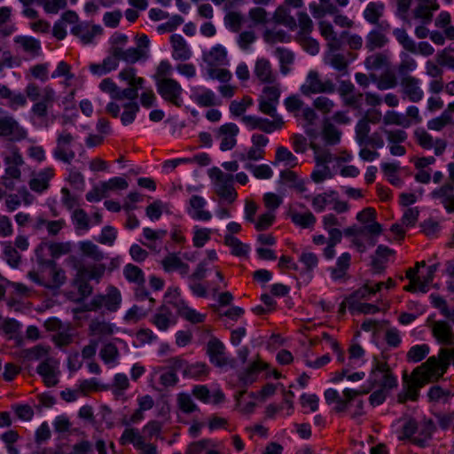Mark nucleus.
<instances>
[{"label": "nucleus", "mask_w": 454, "mask_h": 454, "mask_svg": "<svg viewBox=\"0 0 454 454\" xmlns=\"http://www.w3.org/2000/svg\"><path fill=\"white\" fill-rule=\"evenodd\" d=\"M441 378L436 369L431 365L427 366V361L418 366L412 372L411 377L403 376V394H399L400 403H405L407 400L416 401L419 397V389L430 381Z\"/></svg>", "instance_id": "nucleus-1"}, {"label": "nucleus", "mask_w": 454, "mask_h": 454, "mask_svg": "<svg viewBox=\"0 0 454 454\" xmlns=\"http://www.w3.org/2000/svg\"><path fill=\"white\" fill-rule=\"evenodd\" d=\"M369 382L372 387H380L386 390H390L397 386V379L393 375L387 363L377 358L373 359Z\"/></svg>", "instance_id": "nucleus-2"}, {"label": "nucleus", "mask_w": 454, "mask_h": 454, "mask_svg": "<svg viewBox=\"0 0 454 454\" xmlns=\"http://www.w3.org/2000/svg\"><path fill=\"white\" fill-rule=\"evenodd\" d=\"M209 176L214 181L216 194L229 203H232L237 198V192L233 187L234 176L223 172L216 167L209 170Z\"/></svg>", "instance_id": "nucleus-3"}, {"label": "nucleus", "mask_w": 454, "mask_h": 454, "mask_svg": "<svg viewBox=\"0 0 454 454\" xmlns=\"http://www.w3.org/2000/svg\"><path fill=\"white\" fill-rule=\"evenodd\" d=\"M121 294L119 289L110 286L107 287L106 294L95 295L90 303L86 305V309L97 311L105 308L110 312H115L121 307Z\"/></svg>", "instance_id": "nucleus-4"}, {"label": "nucleus", "mask_w": 454, "mask_h": 454, "mask_svg": "<svg viewBox=\"0 0 454 454\" xmlns=\"http://www.w3.org/2000/svg\"><path fill=\"white\" fill-rule=\"evenodd\" d=\"M156 87L158 93L165 101L178 107L182 106L183 88L177 81L170 77L158 79Z\"/></svg>", "instance_id": "nucleus-5"}, {"label": "nucleus", "mask_w": 454, "mask_h": 454, "mask_svg": "<svg viewBox=\"0 0 454 454\" xmlns=\"http://www.w3.org/2000/svg\"><path fill=\"white\" fill-rule=\"evenodd\" d=\"M301 91L304 96L318 93H333L335 85L330 80H322L320 74L316 70H310L308 73L305 82L301 87Z\"/></svg>", "instance_id": "nucleus-6"}, {"label": "nucleus", "mask_w": 454, "mask_h": 454, "mask_svg": "<svg viewBox=\"0 0 454 454\" xmlns=\"http://www.w3.org/2000/svg\"><path fill=\"white\" fill-rule=\"evenodd\" d=\"M74 140V136L67 130L58 133L56 146L52 151L53 157L57 160L70 164L75 157V153L71 148Z\"/></svg>", "instance_id": "nucleus-7"}, {"label": "nucleus", "mask_w": 454, "mask_h": 454, "mask_svg": "<svg viewBox=\"0 0 454 454\" xmlns=\"http://www.w3.org/2000/svg\"><path fill=\"white\" fill-rule=\"evenodd\" d=\"M27 136V131L12 115L0 116V137L11 142H20Z\"/></svg>", "instance_id": "nucleus-8"}, {"label": "nucleus", "mask_w": 454, "mask_h": 454, "mask_svg": "<svg viewBox=\"0 0 454 454\" xmlns=\"http://www.w3.org/2000/svg\"><path fill=\"white\" fill-rule=\"evenodd\" d=\"M449 177L451 181L434 190L431 196L440 200L447 212H454V163L448 164Z\"/></svg>", "instance_id": "nucleus-9"}, {"label": "nucleus", "mask_w": 454, "mask_h": 454, "mask_svg": "<svg viewBox=\"0 0 454 454\" xmlns=\"http://www.w3.org/2000/svg\"><path fill=\"white\" fill-rule=\"evenodd\" d=\"M279 83L266 86L262 90V95L259 98V111L269 116L278 114L277 106L279 103Z\"/></svg>", "instance_id": "nucleus-10"}, {"label": "nucleus", "mask_w": 454, "mask_h": 454, "mask_svg": "<svg viewBox=\"0 0 454 454\" xmlns=\"http://www.w3.org/2000/svg\"><path fill=\"white\" fill-rule=\"evenodd\" d=\"M67 262H74L73 267L76 270V277L78 280H99L106 270V266L104 264L85 266L76 262V258L74 256L68 257Z\"/></svg>", "instance_id": "nucleus-11"}, {"label": "nucleus", "mask_w": 454, "mask_h": 454, "mask_svg": "<svg viewBox=\"0 0 454 454\" xmlns=\"http://www.w3.org/2000/svg\"><path fill=\"white\" fill-rule=\"evenodd\" d=\"M239 132V127L232 122L225 123L215 129V136L221 142L220 149L222 151L231 150L237 144Z\"/></svg>", "instance_id": "nucleus-12"}, {"label": "nucleus", "mask_w": 454, "mask_h": 454, "mask_svg": "<svg viewBox=\"0 0 454 454\" xmlns=\"http://www.w3.org/2000/svg\"><path fill=\"white\" fill-rule=\"evenodd\" d=\"M58 367L59 362L54 357H46L37 366L36 372L47 387H54L59 382Z\"/></svg>", "instance_id": "nucleus-13"}, {"label": "nucleus", "mask_w": 454, "mask_h": 454, "mask_svg": "<svg viewBox=\"0 0 454 454\" xmlns=\"http://www.w3.org/2000/svg\"><path fill=\"white\" fill-rule=\"evenodd\" d=\"M400 85L403 98H407L411 102L417 103L423 98L424 92L420 88V81L417 77H403Z\"/></svg>", "instance_id": "nucleus-14"}, {"label": "nucleus", "mask_w": 454, "mask_h": 454, "mask_svg": "<svg viewBox=\"0 0 454 454\" xmlns=\"http://www.w3.org/2000/svg\"><path fill=\"white\" fill-rule=\"evenodd\" d=\"M430 328L438 344L450 346L454 343V331L448 322L443 320L434 321Z\"/></svg>", "instance_id": "nucleus-15"}, {"label": "nucleus", "mask_w": 454, "mask_h": 454, "mask_svg": "<svg viewBox=\"0 0 454 454\" xmlns=\"http://www.w3.org/2000/svg\"><path fill=\"white\" fill-rule=\"evenodd\" d=\"M439 7L437 0H416L412 14L415 19L421 20L423 24H429L432 21L434 12Z\"/></svg>", "instance_id": "nucleus-16"}, {"label": "nucleus", "mask_w": 454, "mask_h": 454, "mask_svg": "<svg viewBox=\"0 0 454 454\" xmlns=\"http://www.w3.org/2000/svg\"><path fill=\"white\" fill-rule=\"evenodd\" d=\"M451 361L454 366V347L452 348H441L438 356H433L427 360V366L434 367L442 377L447 372Z\"/></svg>", "instance_id": "nucleus-17"}, {"label": "nucleus", "mask_w": 454, "mask_h": 454, "mask_svg": "<svg viewBox=\"0 0 454 454\" xmlns=\"http://www.w3.org/2000/svg\"><path fill=\"white\" fill-rule=\"evenodd\" d=\"M48 249L50 254L53 258H59L62 255L68 254L73 248L70 241L66 242H43L35 249V255L40 262H43L42 252Z\"/></svg>", "instance_id": "nucleus-18"}, {"label": "nucleus", "mask_w": 454, "mask_h": 454, "mask_svg": "<svg viewBox=\"0 0 454 454\" xmlns=\"http://www.w3.org/2000/svg\"><path fill=\"white\" fill-rule=\"evenodd\" d=\"M56 100V92L50 87L43 88V98L35 101L31 112L38 118H45L48 114V109L52 106Z\"/></svg>", "instance_id": "nucleus-19"}, {"label": "nucleus", "mask_w": 454, "mask_h": 454, "mask_svg": "<svg viewBox=\"0 0 454 454\" xmlns=\"http://www.w3.org/2000/svg\"><path fill=\"white\" fill-rule=\"evenodd\" d=\"M207 353L209 356L210 362L218 367L229 364L228 357L225 355V347L218 339L213 338L207 342Z\"/></svg>", "instance_id": "nucleus-20"}, {"label": "nucleus", "mask_w": 454, "mask_h": 454, "mask_svg": "<svg viewBox=\"0 0 454 454\" xmlns=\"http://www.w3.org/2000/svg\"><path fill=\"white\" fill-rule=\"evenodd\" d=\"M254 74L262 83L277 84V76L272 71L270 62L264 58L256 60Z\"/></svg>", "instance_id": "nucleus-21"}, {"label": "nucleus", "mask_w": 454, "mask_h": 454, "mask_svg": "<svg viewBox=\"0 0 454 454\" xmlns=\"http://www.w3.org/2000/svg\"><path fill=\"white\" fill-rule=\"evenodd\" d=\"M53 176L54 168L51 167L45 168L30 179L29 187L32 191L42 193L49 188V183Z\"/></svg>", "instance_id": "nucleus-22"}, {"label": "nucleus", "mask_w": 454, "mask_h": 454, "mask_svg": "<svg viewBox=\"0 0 454 454\" xmlns=\"http://www.w3.org/2000/svg\"><path fill=\"white\" fill-rule=\"evenodd\" d=\"M170 43L173 49L172 57L174 59L185 61L192 57V51L187 42L181 35H172L170 36Z\"/></svg>", "instance_id": "nucleus-23"}, {"label": "nucleus", "mask_w": 454, "mask_h": 454, "mask_svg": "<svg viewBox=\"0 0 454 454\" xmlns=\"http://www.w3.org/2000/svg\"><path fill=\"white\" fill-rule=\"evenodd\" d=\"M203 60L209 67L225 66L229 62L227 51L223 45L216 44L203 53Z\"/></svg>", "instance_id": "nucleus-24"}, {"label": "nucleus", "mask_w": 454, "mask_h": 454, "mask_svg": "<svg viewBox=\"0 0 454 454\" xmlns=\"http://www.w3.org/2000/svg\"><path fill=\"white\" fill-rule=\"evenodd\" d=\"M190 208L188 209L189 215L196 220L209 221L212 215L209 211L204 210L207 202L206 200L199 195H192L189 201Z\"/></svg>", "instance_id": "nucleus-25"}, {"label": "nucleus", "mask_w": 454, "mask_h": 454, "mask_svg": "<svg viewBox=\"0 0 454 454\" xmlns=\"http://www.w3.org/2000/svg\"><path fill=\"white\" fill-rule=\"evenodd\" d=\"M435 430L434 422L430 419L423 420L418 424L417 434L412 438V442L419 447H426Z\"/></svg>", "instance_id": "nucleus-26"}, {"label": "nucleus", "mask_w": 454, "mask_h": 454, "mask_svg": "<svg viewBox=\"0 0 454 454\" xmlns=\"http://www.w3.org/2000/svg\"><path fill=\"white\" fill-rule=\"evenodd\" d=\"M318 27L321 35L327 41L328 49L340 50L342 48L343 43L340 35H337L330 22L320 21Z\"/></svg>", "instance_id": "nucleus-27"}, {"label": "nucleus", "mask_w": 454, "mask_h": 454, "mask_svg": "<svg viewBox=\"0 0 454 454\" xmlns=\"http://www.w3.org/2000/svg\"><path fill=\"white\" fill-rule=\"evenodd\" d=\"M340 50L328 49L325 55V63L333 68L341 72L343 74L348 73V66L349 60L343 53L339 52Z\"/></svg>", "instance_id": "nucleus-28"}, {"label": "nucleus", "mask_w": 454, "mask_h": 454, "mask_svg": "<svg viewBox=\"0 0 454 454\" xmlns=\"http://www.w3.org/2000/svg\"><path fill=\"white\" fill-rule=\"evenodd\" d=\"M161 265L165 271L171 272L177 270L181 276H186L189 272V265L182 261L176 253H169L162 261Z\"/></svg>", "instance_id": "nucleus-29"}, {"label": "nucleus", "mask_w": 454, "mask_h": 454, "mask_svg": "<svg viewBox=\"0 0 454 454\" xmlns=\"http://www.w3.org/2000/svg\"><path fill=\"white\" fill-rule=\"evenodd\" d=\"M71 32L78 36L83 43H90L96 35L102 34L103 28L98 25L90 27L87 25L78 24L72 27Z\"/></svg>", "instance_id": "nucleus-30"}, {"label": "nucleus", "mask_w": 454, "mask_h": 454, "mask_svg": "<svg viewBox=\"0 0 454 454\" xmlns=\"http://www.w3.org/2000/svg\"><path fill=\"white\" fill-rule=\"evenodd\" d=\"M351 262V255L349 253L345 252L341 254L337 261L334 267L330 269L331 278L334 281H340L345 279L348 270L349 269Z\"/></svg>", "instance_id": "nucleus-31"}, {"label": "nucleus", "mask_w": 454, "mask_h": 454, "mask_svg": "<svg viewBox=\"0 0 454 454\" xmlns=\"http://www.w3.org/2000/svg\"><path fill=\"white\" fill-rule=\"evenodd\" d=\"M145 442V436H143L137 428L127 427L122 434L119 439L121 445L125 446L132 444L135 449L141 448Z\"/></svg>", "instance_id": "nucleus-32"}, {"label": "nucleus", "mask_w": 454, "mask_h": 454, "mask_svg": "<svg viewBox=\"0 0 454 454\" xmlns=\"http://www.w3.org/2000/svg\"><path fill=\"white\" fill-rule=\"evenodd\" d=\"M153 325L160 331H166L169 326L176 324L172 311L166 306H162L153 316Z\"/></svg>", "instance_id": "nucleus-33"}, {"label": "nucleus", "mask_w": 454, "mask_h": 454, "mask_svg": "<svg viewBox=\"0 0 454 454\" xmlns=\"http://www.w3.org/2000/svg\"><path fill=\"white\" fill-rule=\"evenodd\" d=\"M385 12V4L382 2H370L364 10V19L372 25L379 23L383 17Z\"/></svg>", "instance_id": "nucleus-34"}, {"label": "nucleus", "mask_w": 454, "mask_h": 454, "mask_svg": "<svg viewBox=\"0 0 454 454\" xmlns=\"http://www.w3.org/2000/svg\"><path fill=\"white\" fill-rule=\"evenodd\" d=\"M13 41L23 51L30 56L35 57L40 54L41 43L39 40L31 36L19 35L14 37Z\"/></svg>", "instance_id": "nucleus-35"}, {"label": "nucleus", "mask_w": 454, "mask_h": 454, "mask_svg": "<svg viewBox=\"0 0 454 454\" xmlns=\"http://www.w3.org/2000/svg\"><path fill=\"white\" fill-rule=\"evenodd\" d=\"M192 100L201 107H211L222 104L221 99L209 89H203L201 91L193 94Z\"/></svg>", "instance_id": "nucleus-36"}, {"label": "nucleus", "mask_w": 454, "mask_h": 454, "mask_svg": "<svg viewBox=\"0 0 454 454\" xmlns=\"http://www.w3.org/2000/svg\"><path fill=\"white\" fill-rule=\"evenodd\" d=\"M395 254V251L387 246H378L375 254L372 256V265L374 270L380 271L385 269L387 259Z\"/></svg>", "instance_id": "nucleus-37"}, {"label": "nucleus", "mask_w": 454, "mask_h": 454, "mask_svg": "<svg viewBox=\"0 0 454 454\" xmlns=\"http://www.w3.org/2000/svg\"><path fill=\"white\" fill-rule=\"evenodd\" d=\"M3 247V258L12 268H18L21 262V256L11 241L1 243Z\"/></svg>", "instance_id": "nucleus-38"}, {"label": "nucleus", "mask_w": 454, "mask_h": 454, "mask_svg": "<svg viewBox=\"0 0 454 454\" xmlns=\"http://www.w3.org/2000/svg\"><path fill=\"white\" fill-rule=\"evenodd\" d=\"M387 43V36L379 29L371 30L365 38V48L369 51L382 48Z\"/></svg>", "instance_id": "nucleus-39"}, {"label": "nucleus", "mask_w": 454, "mask_h": 454, "mask_svg": "<svg viewBox=\"0 0 454 454\" xmlns=\"http://www.w3.org/2000/svg\"><path fill=\"white\" fill-rule=\"evenodd\" d=\"M123 275L125 278L137 286H144L145 278L143 270L137 265L128 263L123 268Z\"/></svg>", "instance_id": "nucleus-40"}, {"label": "nucleus", "mask_w": 454, "mask_h": 454, "mask_svg": "<svg viewBox=\"0 0 454 454\" xmlns=\"http://www.w3.org/2000/svg\"><path fill=\"white\" fill-rule=\"evenodd\" d=\"M266 365L261 361L253 362L239 376V380L245 384H252L257 379L259 372L264 370Z\"/></svg>", "instance_id": "nucleus-41"}, {"label": "nucleus", "mask_w": 454, "mask_h": 454, "mask_svg": "<svg viewBox=\"0 0 454 454\" xmlns=\"http://www.w3.org/2000/svg\"><path fill=\"white\" fill-rule=\"evenodd\" d=\"M280 180L290 188L295 189L298 192H304L306 191L304 181L300 179L296 173L292 170L287 169L281 171Z\"/></svg>", "instance_id": "nucleus-42"}, {"label": "nucleus", "mask_w": 454, "mask_h": 454, "mask_svg": "<svg viewBox=\"0 0 454 454\" xmlns=\"http://www.w3.org/2000/svg\"><path fill=\"white\" fill-rule=\"evenodd\" d=\"M79 248L84 256L95 262H100L105 258L101 249L90 240L81 241L79 243Z\"/></svg>", "instance_id": "nucleus-43"}, {"label": "nucleus", "mask_w": 454, "mask_h": 454, "mask_svg": "<svg viewBox=\"0 0 454 454\" xmlns=\"http://www.w3.org/2000/svg\"><path fill=\"white\" fill-rule=\"evenodd\" d=\"M224 243L231 249V254L236 256L247 255L249 247L242 243L238 238L231 234L224 236Z\"/></svg>", "instance_id": "nucleus-44"}, {"label": "nucleus", "mask_w": 454, "mask_h": 454, "mask_svg": "<svg viewBox=\"0 0 454 454\" xmlns=\"http://www.w3.org/2000/svg\"><path fill=\"white\" fill-rule=\"evenodd\" d=\"M400 58L401 61L397 67V73L401 78L409 77V74L417 68V62L405 52H402Z\"/></svg>", "instance_id": "nucleus-45"}, {"label": "nucleus", "mask_w": 454, "mask_h": 454, "mask_svg": "<svg viewBox=\"0 0 454 454\" xmlns=\"http://www.w3.org/2000/svg\"><path fill=\"white\" fill-rule=\"evenodd\" d=\"M114 327L113 324L95 319L90 322L89 329L93 335L109 336L114 333Z\"/></svg>", "instance_id": "nucleus-46"}, {"label": "nucleus", "mask_w": 454, "mask_h": 454, "mask_svg": "<svg viewBox=\"0 0 454 454\" xmlns=\"http://www.w3.org/2000/svg\"><path fill=\"white\" fill-rule=\"evenodd\" d=\"M383 123L387 125H397L403 128H408L411 125V121L408 120L404 115L395 112L387 111L383 116Z\"/></svg>", "instance_id": "nucleus-47"}, {"label": "nucleus", "mask_w": 454, "mask_h": 454, "mask_svg": "<svg viewBox=\"0 0 454 454\" xmlns=\"http://www.w3.org/2000/svg\"><path fill=\"white\" fill-rule=\"evenodd\" d=\"M271 117L273 119L272 121L261 117L258 129L265 133H271L275 130L281 129L284 126V121L282 117L278 114Z\"/></svg>", "instance_id": "nucleus-48"}, {"label": "nucleus", "mask_w": 454, "mask_h": 454, "mask_svg": "<svg viewBox=\"0 0 454 454\" xmlns=\"http://www.w3.org/2000/svg\"><path fill=\"white\" fill-rule=\"evenodd\" d=\"M290 217L294 224L301 228H310L314 226L317 221L315 215L309 211L303 214L294 212L291 213Z\"/></svg>", "instance_id": "nucleus-49"}, {"label": "nucleus", "mask_w": 454, "mask_h": 454, "mask_svg": "<svg viewBox=\"0 0 454 454\" xmlns=\"http://www.w3.org/2000/svg\"><path fill=\"white\" fill-rule=\"evenodd\" d=\"M137 71L134 67H129L122 69L118 77L121 81H125L128 82L129 86H136V87H143L145 80L142 77L137 76Z\"/></svg>", "instance_id": "nucleus-50"}, {"label": "nucleus", "mask_w": 454, "mask_h": 454, "mask_svg": "<svg viewBox=\"0 0 454 454\" xmlns=\"http://www.w3.org/2000/svg\"><path fill=\"white\" fill-rule=\"evenodd\" d=\"M245 168L249 170L257 179H270L273 176V170L268 164L254 165L247 163Z\"/></svg>", "instance_id": "nucleus-51"}, {"label": "nucleus", "mask_w": 454, "mask_h": 454, "mask_svg": "<svg viewBox=\"0 0 454 454\" xmlns=\"http://www.w3.org/2000/svg\"><path fill=\"white\" fill-rule=\"evenodd\" d=\"M310 147L314 151L315 161L317 165H327L333 162L336 158L326 148L320 147L317 145L311 144Z\"/></svg>", "instance_id": "nucleus-52"}, {"label": "nucleus", "mask_w": 454, "mask_h": 454, "mask_svg": "<svg viewBox=\"0 0 454 454\" xmlns=\"http://www.w3.org/2000/svg\"><path fill=\"white\" fill-rule=\"evenodd\" d=\"M129 387V381L126 374H115L113 381L112 391L115 397L119 398L124 395L125 391Z\"/></svg>", "instance_id": "nucleus-53"}, {"label": "nucleus", "mask_w": 454, "mask_h": 454, "mask_svg": "<svg viewBox=\"0 0 454 454\" xmlns=\"http://www.w3.org/2000/svg\"><path fill=\"white\" fill-rule=\"evenodd\" d=\"M341 132L332 123L325 122L323 128V138L327 145H337L340 140Z\"/></svg>", "instance_id": "nucleus-54"}, {"label": "nucleus", "mask_w": 454, "mask_h": 454, "mask_svg": "<svg viewBox=\"0 0 454 454\" xmlns=\"http://www.w3.org/2000/svg\"><path fill=\"white\" fill-rule=\"evenodd\" d=\"M45 263L51 267L52 284L50 285V287H59L64 285L67 279L65 270L58 268L54 261L49 260Z\"/></svg>", "instance_id": "nucleus-55"}, {"label": "nucleus", "mask_w": 454, "mask_h": 454, "mask_svg": "<svg viewBox=\"0 0 454 454\" xmlns=\"http://www.w3.org/2000/svg\"><path fill=\"white\" fill-rule=\"evenodd\" d=\"M124 111L121 115V121L124 126L131 124L139 111V106L137 102H129L123 105Z\"/></svg>", "instance_id": "nucleus-56"}, {"label": "nucleus", "mask_w": 454, "mask_h": 454, "mask_svg": "<svg viewBox=\"0 0 454 454\" xmlns=\"http://www.w3.org/2000/svg\"><path fill=\"white\" fill-rule=\"evenodd\" d=\"M285 162L288 167L297 165V158L286 147L278 146L276 151L275 162Z\"/></svg>", "instance_id": "nucleus-57"}, {"label": "nucleus", "mask_w": 454, "mask_h": 454, "mask_svg": "<svg viewBox=\"0 0 454 454\" xmlns=\"http://www.w3.org/2000/svg\"><path fill=\"white\" fill-rule=\"evenodd\" d=\"M356 141L360 145H364L365 140L371 135L370 123L364 119H360L356 125Z\"/></svg>", "instance_id": "nucleus-58"}, {"label": "nucleus", "mask_w": 454, "mask_h": 454, "mask_svg": "<svg viewBox=\"0 0 454 454\" xmlns=\"http://www.w3.org/2000/svg\"><path fill=\"white\" fill-rule=\"evenodd\" d=\"M429 347L427 344L415 345L407 353V359L412 363L423 360L429 353Z\"/></svg>", "instance_id": "nucleus-59"}, {"label": "nucleus", "mask_w": 454, "mask_h": 454, "mask_svg": "<svg viewBox=\"0 0 454 454\" xmlns=\"http://www.w3.org/2000/svg\"><path fill=\"white\" fill-rule=\"evenodd\" d=\"M299 32L296 38L309 35L313 30V22L306 12L298 13V25Z\"/></svg>", "instance_id": "nucleus-60"}, {"label": "nucleus", "mask_w": 454, "mask_h": 454, "mask_svg": "<svg viewBox=\"0 0 454 454\" xmlns=\"http://www.w3.org/2000/svg\"><path fill=\"white\" fill-rule=\"evenodd\" d=\"M102 191L108 196L109 192L115 190H125L128 188V182L119 176L110 178L108 181L101 182Z\"/></svg>", "instance_id": "nucleus-61"}, {"label": "nucleus", "mask_w": 454, "mask_h": 454, "mask_svg": "<svg viewBox=\"0 0 454 454\" xmlns=\"http://www.w3.org/2000/svg\"><path fill=\"white\" fill-rule=\"evenodd\" d=\"M145 55V51L139 48H129V49H123L120 54V59L123 60L129 64H134L137 62L141 58Z\"/></svg>", "instance_id": "nucleus-62"}, {"label": "nucleus", "mask_w": 454, "mask_h": 454, "mask_svg": "<svg viewBox=\"0 0 454 454\" xmlns=\"http://www.w3.org/2000/svg\"><path fill=\"white\" fill-rule=\"evenodd\" d=\"M451 122V114L449 111H443L440 116L434 118L427 122V128L432 130L439 131Z\"/></svg>", "instance_id": "nucleus-63"}, {"label": "nucleus", "mask_w": 454, "mask_h": 454, "mask_svg": "<svg viewBox=\"0 0 454 454\" xmlns=\"http://www.w3.org/2000/svg\"><path fill=\"white\" fill-rule=\"evenodd\" d=\"M387 64V57L383 53H375L368 56L364 60V65L368 69L378 70Z\"/></svg>", "instance_id": "nucleus-64"}]
</instances>
